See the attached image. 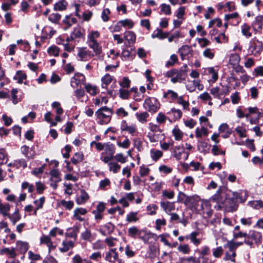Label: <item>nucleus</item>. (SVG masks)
<instances>
[{
    "label": "nucleus",
    "instance_id": "1",
    "mask_svg": "<svg viewBox=\"0 0 263 263\" xmlns=\"http://www.w3.org/2000/svg\"><path fill=\"white\" fill-rule=\"evenodd\" d=\"M100 35V32L97 30H91L87 35V44L96 55H100L102 52V47L97 41Z\"/></svg>",
    "mask_w": 263,
    "mask_h": 263
},
{
    "label": "nucleus",
    "instance_id": "2",
    "mask_svg": "<svg viewBox=\"0 0 263 263\" xmlns=\"http://www.w3.org/2000/svg\"><path fill=\"white\" fill-rule=\"evenodd\" d=\"M96 115L100 124H106L110 121L112 111L110 108L103 107L96 111Z\"/></svg>",
    "mask_w": 263,
    "mask_h": 263
},
{
    "label": "nucleus",
    "instance_id": "3",
    "mask_svg": "<svg viewBox=\"0 0 263 263\" xmlns=\"http://www.w3.org/2000/svg\"><path fill=\"white\" fill-rule=\"evenodd\" d=\"M224 187L220 186L219 187L216 193L214 194L209 199V201H213L217 203L218 209L224 208L225 209H228L227 202L229 201L228 199L224 201L222 197L221 194Z\"/></svg>",
    "mask_w": 263,
    "mask_h": 263
},
{
    "label": "nucleus",
    "instance_id": "4",
    "mask_svg": "<svg viewBox=\"0 0 263 263\" xmlns=\"http://www.w3.org/2000/svg\"><path fill=\"white\" fill-rule=\"evenodd\" d=\"M143 107L149 112H156L160 108V103L156 98L148 97L145 100Z\"/></svg>",
    "mask_w": 263,
    "mask_h": 263
},
{
    "label": "nucleus",
    "instance_id": "5",
    "mask_svg": "<svg viewBox=\"0 0 263 263\" xmlns=\"http://www.w3.org/2000/svg\"><path fill=\"white\" fill-rule=\"evenodd\" d=\"M201 198L197 195L187 197L184 201L185 205H189V209L194 212H198V207L200 204Z\"/></svg>",
    "mask_w": 263,
    "mask_h": 263
},
{
    "label": "nucleus",
    "instance_id": "6",
    "mask_svg": "<svg viewBox=\"0 0 263 263\" xmlns=\"http://www.w3.org/2000/svg\"><path fill=\"white\" fill-rule=\"evenodd\" d=\"M197 213L203 214L205 218H209L212 216L213 211L211 209L209 200L201 199Z\"/></svg>",
    "mask_w": 263,
    "mask_h": 263
},
{
    "label": "nucleus",
    "instance_id": "7",
    "mask_svg": "<svg viewBox=\"0 0 263 263\" xmlns=\"http://www.w3.org/2000/svg\"><path fill=\"white\" fill-rule=\"evenodd\" d=\"M93 56V54L86 47L78 48L77 57L78 60L81 61H87Z\"/></svg>",
    "mask_w": 263,
    "mask_h": 263
},
{
    "label": "nucleus",
    "instance_id": "8",
    "mask_svg": "<svg viewBox=\"0 0 263 263\" xmlns=\"http://www.w3.org/2000/svg\"><path fill=\"white\" fill-rule=\"evenodd\" d=\"M185 154L183 159L184 160L187 159L189 153L185 152L183 145L176 146L173 149V155L177 160H179L182 159V155Z\"/></svg>",
    "mask_w": 263,
    "mask_h": 263
},
{
    "label": "nucleus",
    "instance_id": "9",
    "mask_svg": "<svg viewBox=\"0 0 263 263\" xmlns=\"http://www.w3.org/2000/svg\"><path fill=\"white\" fill-rule=\"evenodd\" d=\"M119 259V254L116 248L110 249L105 253V260L108 262L114 263L115 260Z\"/></svg>",
    "mask_w": 263,
    "mask_h": 263
},
{
    "label": "nucleus",
    "instance_id": "10",
    "mask_svg": "<svg viewBox=\"0 0 263 263\" xmlns=\"http://www.w3.org/2000/svg\"><path fill=\"white\" fill-rule=\"evenodd\" d=\"M85 81V76L80 73H77L71 78V86L74 88L79 85L83 84Z\"/></svg>",
    "mask_w": 263,
    "mask_h": 263
},
{
    "label": "nucleus",
    "instance_id": "11",
    "mask_svg": "<svg viewBox=\"0 0 263 263\" xmlns=\"http://www.w3.org/2000/svg\"><path fill=\"white\" fill-rule=\"evenodd\" d=\"M187 89L190 92L195 90L196 87L198 90H202L203 86L200 84L199 80L189 81L186 85Z\"/></svg>",
    "mask_w": 263,
    "mask_h": 263
},
{
    "label": "nucleus",
    "instance_id": "12",
    "mask_svg": "<svg viewBox=\"0 0 263 263\" xmlns=\"http://www.w3.org/2000/svg\"><path fill=\"white\" fill-rule=\"evenodd\" d=\"M160 206L167 214H171V213L175 210V202L161 201Z\"/></svg>",
    "mask_w": 263,
    "mask_h": 263
},
{
    "label": "nucleus",
    "instance_id": "13",
    "mask_svg": "<svg viewBox=\"0 0 263 263\" xmlns=\"http://www.w3.org/2000/svg\"><path fill=\"white\" fill-rule=\"evenodd\" d=\"M89 196L84 190H81L80 193L78 194L76 198V202L79 205L85 204L88 200Z\"/></svg>",
    "mask_w": 263,
    "mask_h": 263
},
{
    "label": "nucleus",
    "instance_id": "14",
    "mask_svg": "<svg viewBox=\"0 0 263 263\" xmlns=\"http://www.w3.org/2000/svg\"><path fill=\"white\" fill-rule=\"evenodd\" d=\"M87 212V211L86 209L82 208H77L73 211V218L80 221H83L84 220V218L82 216L86 215Z\"/></svg>",
    "mask_w": 263,
    "mask_h": 263
},
{
    "label": "nucleus",
    "instance_id": "15",
    "mask_svg": "<svg viewBox=\"0 0 263 263\" xmlns=\"http://www.w3.org/2000/svg\"><path fill=\"white\" fill-rule=\"evenodd\" d=\"M101 87L102 88L106 89L107 86L109 84H110L113 81L115 83L116 80L114 78V77L110 76L108 73L105 74L102 78H101Z\"/></svg>",
    "mask_w": 263,
    "mask_h": 263
},
{
    "label": "nucleus",
    "instance_id": "16",
    "mask_svg": "<svg viewBox=\"0 0 263 263\" xmlns=\"http://www.w3.org/2000/svg\"><path fill=\"white\" fill-rule=\"evenodd\" d=\"M114 230V226L110 222L100 227L99 232L103 235L111 234Z\"/></svg>",
    "mask_w": 263,
    "mask_h": 263
},
{
    "label": "nucleus",
    "instance_id": "17",
    "mask_svg": "<svg viewBox=\"0 0 263 263\" xmlns=\"http://www.w3.org/2000/svg\"><path fill=\"white\" fill-rule=\"evenodd\" d=\"M219 130L220 133H223L222 137L223 138H228L232 133V130L229 127V125L226 123L221 124L219 127Z\"/></svg>",
    "mask_w": 263,
    "mask_h": 263
},
{
    "label": "nucleus",
    "instance_id": "18",
    "mask_svg": "<svg viewBox=\"0 0 263 263\" xmlns=\"http://www.w3.org/2000/svg\"><path fill=\"white\" fill-rule=\"evenodd\" d=\"M21 152L28 159H32L35 155V151L26 145L22 146Z\"/></svg>",
    "mask_w": 263,
    "mask_h": 263
},
{
    "label": "nucleus",
    "instance_id": "19",
    "mask_svg": "<svg viewBox=\"0 0 263 263\" xmlns=\"http://www.w3.org/2000/svg\"><path fill=\"white\" fill-rule=\"evenodd\" d=\"M248 238L254 240L256 243L259 244L261 241L262 235L260 232L252 230L250 231Z\"/></svg>",
    "mask_w": 263,
    "mask_h": 263
},
{
    "label": "nucleus",
    "instance_id": "20",
    "mask_svg": "<svg viewBox=\"0 0 263 263\" xmlns=\"http://www.w3.org/2000/svg\"><path fill=\"white\" fill-rule=\"evenodd\" d=\"M191 47L188 45H183L180 47L178 50L182 60H184L185 57L190 54L192 52Z\"/></svg>",
    "mask_w": 263,
    "mask_h": 263
},
{
    "label": "nucleus",
    "instance_id": "21",
    "mask_svg": "<svg viewBox=\"0 0 263 263\" xmlns=\"http://www.w3.org/2000/svg\"><path fill=\"white\" fill-rule=\"evenodd\" d=\"M124 38L128 44H134L136 42V35L132 31H126L124 33Z\"/></svg>",
    "mask_w": 263,
    "mask_h": 263
},
{
    "label": "nucleus",
    "instance_id": "22",
    "mask_svg": "<svg viewBox=\"0 0 263 263\" xmlns=\"http://www.w3.org/2000/svg\"><path fill=\"white\" fill-rule=\"evenodd\" d=\"M2 255H6L10 258H15L16 256L15 249L14 248H4L0 251Z\"/></svg>",
    "mask_w": 263,
    "mask_h": 263
},
{
    "label": "nucleus",
    "instance_id": "23",
    "mask_svg": "<svg viewBox=\"0 0 263 263\" xmlns=\"http://www.w3.org/2000/svg\"><path fill=\"white\" fill-rule=\"evenodd\" d=\"M199 233L196 231L192 232L189 235L185 236L186 239H190L194 245L197 246L201 243V240L197 238Z\"/></svg>",
    "mask_w": 263,
    "mask_h": 263
},
{
    "label": "nucleus",
    "instance_id": "24",
    "mask_svg": "<svg viewBox=\"0 0 263 263\" xmlns=\"http://www.w3.org/2000/svg\"><path fill=\"white\" fill-rule=\"evenodd\" d=\"M226 92L225 91L221 92V91H220V88H219L218 87H213L210 89V93L212 95H213L214 97L219 98L221 95L227 94L228 93H229V92L230 91L229 87H226Z\"/></svg>",
    "mask_w": 263,
    "mask_h": 263
},
{
    "label": "nucleus",
    "instance_id": "25",
    "mask_svg": "<svg viewBox=\"0 0 263 263\" xmlns=\"http://www.w3.org/2000/svg\"><path fill=\"white\" fill-rule=\"evenodd\" d=\"M163 155V153L160 150L156 149L155 148L151 149L150 151L151 158L154 161H157Z\"/></svg>",
    "mask_w": 263,
    "mask_h": 263
},
{
    "label": "nucleus",
    "instance_id": "26",
    "mask_svg": "<svg viewBox=\"0 0 263 263\" xmlns=\"http://www.w3.org/2000/svg\"><path fill=\"white\" fill-rule=\"evenodd\" d=\"M62 247L60 248L61 252H66L74 246V243L72 241L64 240L62 243Z\"/></svg>",
    "mask_w": 263,
    "mask_h": 263
},
{
    "label": "nucleus",
    "instance_id": "27",
    "mask_svg": "<svg viewBox=\"0 0 263 263\" xmlns=\"http://www.w3.org/2000/svg\"><path fill=\"white\" fill-rule=\"evenodd\" d=\"M29 248L28 244L26 242L17 241L16 242V249L21 253H25Z\"/></svg>",
    "mask_w": 263,
    "mask_h": 263
},
{
    "label": "nucleus",
    "instance_id": "28",
    "mask_svg": "<svg viewBox=\"0 0 263 263\" xmlns=\"http://www.w3.org/2000/svg\"><path fill=\"white\" fill-rule=\"evenodd\" d=\"M135 116L140 123L144 124L146 123L147 119L149 117V115L147 112H136Z\"/></svg>",
    "mask_w": 263,
    "mask_h": 263
},
{
    "label": "nucleus",
    "instance_id": "29",
    "mask_svg": "<svg viewBox=\"0 0 263 263\" xmlns=\"http://www.w3.org/2000/svg\"><path fill=\"white\" fill-rule=\"evenodd\" d=\"M104 150V154L112 156L115 153V147L112 143H105Z\"/></svg>",
    "mask_w": 263,
    "mask_h": 263
},
{
    "label": "nucleus",
    "instance_id": "30",
    "mask_svg": "<svg viewBox=\"0 0 263 263\" xmlns=\"http://www.w3.org/2000/svg\"><path fill=\"white\" fill-rule=\"evenodd\" d=\"M241 33L246 38L248 39L252 36V33L250 31L251 27L248 24H244L241 26Z\"/></svg>",
    "mask_w": 263,
    "mask_h": 263
},
{
    "label": "nucleus",
    "instance_id": "31",
    "mask_svg": "<svg viewBox=\"0 0 263 263\" xmlns=\"http://www.w3.org/2000/svg\"><path fill=\"white\" fill-rule=\"evenodd\" d=\"M208 129L202 126L201 128H197L195 130V136L197 138H201L202 136H207L208 135Z\"/></svg>",
    "mask_w": 263,
    "mask_h": 263
},
{
    "label": "nucleus",
    "instance_id": "32",
    "mask_svg": "<svg viewBox=\"0 0 263 263\" xmlns=\"http://www.w3.org/2000/svg\"><path fill=\"white\" fill-rule=\"evenodd\" d=\"M142 231L139 230L136 227H132L128 229V235L132 238H136L137 236L141 235Z\"/></svg>",
    "mask_w": 263,
    "mask_h": 263
},
{
    "label": "nucleus",
    "instance_id": "33",
    "mask_svg": "<svg viewBox=\"0 0 263 263\" xmlns=\"http://www.w3.org/2000/svg\"><path fill=\"white\" fill-rule=\"evenodd\" d=\"M138 220L137 212H130L126 216V220L128 223L136 222Z\"/></svg>",
    "mask_w": 263,
    "mask_h": 263
},
{
    "label": "nucleus",
    "instance_id": "34",
    "mask_svg": "<svg viewBox=\"0 0 263 263\" xmlns=\"http://www.w3.org/2000/svg\"><path fill=\"white\" fill-rule=\"evenodd\" d=\"M26 78L27 76L26 73L22 70H18L13 78L19 84L22 83L23 81L26 79Z\"/></svg>",
    "mask_w": 263,
    "mask_h": 263
},
{
    "label": "nucleus",
    "instance_id": "35",
    "mask_svg": "<svg viewBox=\"0 0 263 263\" xmlns=\"http://www.w3.org/2000/svg\"><path fill=\"white\" fill-rule=\"evenodd\" d=\"M168 114L173 116V119L177 120L180 119L182 115V112L181 110L176 109L175 108H172L168 112Z\"/></svg>",
    "mask_w": 263,
    "mask_h": 263
},
{
    "label": "nucleus",
    "instance_id": "36",
    "mask_svg": "<svg viewBox=\"0 0 263 263\" xmlns=\"http://www.w3.org/2000/svg\"><path fill=\"white\" fill-rule=\"evenodd\" d=\"M51 180L55 182L61 181V173L57 169H53L50 172Z\"/></svg>",
    "mask_w": 263,
    "mask_h": 263
},
{
    "label": "nucleus",
    "instance_id": "37",
    "mask_svg": "<svg viewBox=\"0 0 263 263\" xmlns=\"http://www.w3.org/2000/svg\"><path fill=\"white\" fill-rule=\"evenodd\" d=\"M109 170L114 174L117 173L121 168V166L117 162L112 161L108 164Z\"/></svg>",
    "mask_w": 263,
    "mask_h": 263
},
{
    "label": "nucleus",
    "instance_id": "38",
    "mask_svg": "<svg viewBox=\"0 0 263 263\" xmlns=\"http://www.w3.org/2000/svg\"><path fill=\"white\" fill-rule=\"evenodd\" d=\"M172 134L174 136L175 139L177 141L181 140L183 136V133L178 127H175L172 130Z\"/></svg>",
    "mask_w": 263,
    "mask_h": 263
},
{
    "label": "nucleus",
    "instance_id": "39",
    "mask_svg": "<svg viewBox=\"0 0 263 263\" xmlns=\"http://www.w3.org/2000/svg\"><path fill=\"white\" fill-rule=\"evenodd\" d=\"M118 24H120L123 27L128 29L132 28L134 25L133 21L130 19H125L119 21L118 22Z\"/></svg>",
    "mask_w": 263,
    "mask_h": 263
},
{
    "label": "nucleus",
    "instance_id": "40",
    "mask_svg": "<svg viewBox=\"0 0 263 263\" xmlns=\"http://www.w3.org/2000/svg\"><path fill=\"white\" fill-rule=\"evenodd\" d=\"M83 36V34L80 28H75L70 34V39L74 40L76 39H80Z\"/></svg>",
    "mask_w": 263,
    "mask_h": 263
},
{
    "label": "nucleus",
    "instance_id": "41",
    "mask_svg": "<svg viewBox=\"0 0 263 263\" xmlns=\"http://www.w3.org/2000/svg\"><path fill=\"white\" fill-rule=\"evenodd\" d=\"M114 159L117 162H120L121 163H125L127 161V157L121 153L116 154L114 156Z\"/></svg>",
    "mask_w": 263,
    "mask_h": 263
},
{
    "label": "nucleus",
    "instance_id": "42",
    "mask_svg": "<svg viewBox=\"0 0 263 263\" xmlns=\"http://www.w3.org/2000/svg\"><path fill=\"white\" fill-rule=\"evenodd\" d=\"M240 60V58L238 54L236 53L232 54L230 57L229 63L233 66H236L239 64Z\"/></svg>",
    "mask_w": 263,
    "mask_h": 263
},
{
    "label": "nucleus",
    "instance_id": "43",
    "mask_svg": "<svg viewBox=\"0 0 263 263\" xmlns=\"http://www.w3.org/2000/svg\"><path fill=\"white\" fill-rule=\"evenodd\" d=\"M208 73L212 77L211 81L215 82L218 79V72L217 70L215 69L214 67H209L207 69Z\"/></svg>",
    "mask_w": 263,
    "mask_h": 263
},
{
    "label": "nucleus",
    "instance_id": "44",
    "mask_svg": "<svg viewBox=\"0 0 263 263\" xmlns=\"http://www.w3.org/2000/svg\"><path fill=\"white\" fill-rule=\"evenodd\" d=\"M81 237L83 240L91 241L92 238V234L91 231L88 229H86L83 232L81 233Z\"/></svg>",
    "mask_w": 263,
    "mask_h": 263
},
{
    "label": "nucleus",
    "instance_id": "45",
    "mask_svg": "<svg viewBox=\"0 0 263 263\" xmlns=\"http://www.w3.org/2000/svg\"><path fill=\"white\" fill-rule=\"evenodd\" d=\"M83 154L82 153H76L74 156L71 158V162L74 164H77L83 160Z\"/></svg>",
    "mask_w": 263,
    "mask_h": 263
},
{
    "label": "nucleus",
    "instance_id": "46",
    "mask_svg": "<svg viewBox=\"0 0 263 263\" xmlns=\"http://www.w3.org/2000/svg\"><path fill=\"white\" fill-rule=\"evenodd\" d=\"M169 33L168 32H163L160 29H158L157 31V32L154 34L152 35V37L155 38L157 37L160 40H162L165 39L168 37Z\"/></svg>",
    "mask_w": 263,
    "mask_h": 263
},
{
    "label": "nucleus",
    "instance_id": "47",
    "mask_svg": "<svg viewBox=\"0 0 263 263\" xmlns=\"http://www.w3.org/2000/svg\"><path fill=\"white\" fill-rule=\"evenodd\" d=\"M208 143L202 140L198 141V149L201 153H206L208 149Z\"/></svg>",
    "mask_w": 263,
    "mask_h": 263
},
{
    "label": "nucleus",
    "instance_id": "48",
    "mask_svg": "<svg viewBox=\"0 0 263 263\" xmlns=\"http://www.w3.org/2000/svg\"><path fill=\"white\" fill-rule=\"evenodd\" d=\"M117 144L119 147L126 149L128 148L130 146V141L127 137H126L122 142L118 141Z\"/></svg>",
    "mask_w": 263,
    "mask_h": 263
},
{
    "label": "nucleus",
    "instance_id": "49",
    "mask_svg": "<svg viewBox=\"0 0 263 263\" xmlns=\"http://www.w3.org/2000/svg\"><path fill=\"white\" fill-rule=\"evenodd\" d=\"M178 251L184 254H189L191 251L190 247L187 244L180 245L178 247Z\"/></svg>",
    "mask_w": 263,
    "mask_h": 263
},
{
    "label": "nucleus",
    "instance_id": "50",
    "mask_svg": "<svg viewBox=\"0 0 263 263\" xmlns=\"http://www.w3.org/2000/svg\"><path fill=\"white\" fill-rule=\"evenodd\" d=\"M104 241L109 248H111L116 245L118 239L112 237H109L106 238Z\"/></svg>",
    "mask_w": 263,
    "mask_h": 263
},
{
    "label": "nucleus",
    "instance_id": "51",
    "mask_svg": "<svg viewBox=\"0 0 263 263\" xmlns=\"http://www.w3.org/2000/svg\"><path fill=\"white\" fill-rule=\"evenodd\" d=\"M66 2L65 1H60L55 4L54 9L55 10L62 11L66 9Z\"/></svg>",
    "mask_w": 263,
    "mask_h": 263
},
{
    "label": "nucleus",
    "instance_id": "52",
    "mask_svg": "<svg viewBox=\"0 0 263 263\" xmlns=\"http://www.w3.org/2000/svg\"><path fill=\"white\" fill-rule=\"evenodd\" d=\"M85 89L86 91L91 95L94 96L97 93V89L96 86L88 84L85 86Z\"/></svg>",
    "mask_w": 263,
    "mask_h": 263
},
{
    "label": "nucleus",
    "instance_id": "53",
    "mask_svg": "<svg viewBox=\"0 0 263 263\" xmlns=\"http://www.w3.org/2000/svg\"><path fill=\"white\" fill-rule=\"evenodd\" d=\"M249 205L253 208L258 209L263 208V201L261 200L252 201L249 202Z\"/></svg>",
    "mask_w": 263,
    "mask_h": 263
},
{
    "label": "nucleus",
    "instance_id": "54",
    "mask_svg": "<svg viewBox=\"0 0 263 263\" xmlns=\"http://www.w3.org/2000/svg\"><path fill=\"white\" fill-rule=\"evenodd\" d=\"M72 263H91L86 259H83L79 255H76L72 259Z\"/></svg>",
    "mask_w": 263,
    "mask_h": 263
},
{
    "label": "nucleus",
    "instance_id": "55",
    "mask_svg": "<svg viewBox=\"0 0 263 263\" xmlns=\"http://www.w3.org/2000/svg\"><path fill=\"white\" fill-rule=\"evenodd\" d=\"M92 248L95 250H102L105 248V246L101 240H97L92 244Z\"/></svg>",
    "mask_w": 263,
    "mask_h": 263
},
{
    "label": "nucleus",
    "instance_id": "56",
    "mask_svg": "<svg viewBox=\"0 0 263 263\" xmlns=\"http://www.w3.org/2000/svg\"><path fill=\"white\" fill-rule=\"evenodd\" d=\"M161 12L165 15H170L171 14V8L170 5L166 4H162L160 5Z\"/></svg>",
    "mask_w": 263,
    "mask_h": 263
},
{
    "label": "nucleus",
    "instance_id": "57",
    "mask_svg": "<svg viewBox=\"0 0 263 263\" xmlns=\"http://www.w3.org/2000/svg\"><path fill=\"white\" fill-rule=\"evenodd\" d=\"M215 53L213 51V49H211L210 48H206L203 51V55L206 58H208L209 59H213L214 57Z\"/></svg>",
    "mask_w": 263,
    "mask_h": 263
},
{
    "label": "nucleus",
    "instance_id": "58",
    "mask_svg": "<svg viewBox=\"0 0 263 263\" xmlns=\"http://www.w3.org/2000/svg\"><path fill=\"white\" fill-rule=\"evenodd\" d=\"M21 187L22 190H27L30 193H32L34 190V185L28 182H23Z\"/></svg>",
    "mask_w": 263,
    "mask_h": 263
},
{
    "label": "nucleus",
    "instance_id": "59",
    "mask_svg": "<svg viewBox=\"0 0 263 263\" xmlns=\"http://www.w3.org/2000/svg\"><path fill=\"white\" fill-rule=\"evenodd\" d=\"M248 113L247 114V115H249V117L250 115L252 114H256L257 115V117H258V118H260V112L259 110V109L255 106V107H249L248 108Z\"/></svg>",
    "mask_w": 263,
    "mask_h": 263
},
{
    "label": "nucleus",
    "instance_id": "60",
    "mask_svg": "<svg viewBox=\"0 0 263 263\" xmlns=\"http://www.w3.org/2000/svg\"><path fill=\"white\" fill-rule=\"evenodd\" d=\"M21 218V216L18 213V210H16L11 216H9V218L13 224H15L16 222L20 220Z\"/></svg>",
    "mask_w": 263,
    "mask_h": 263
},
{
    "label": "nucleus",
    "instance_id": "61",
    "mask_svg": "<svg viewBox=\"0 0 263 263\" xmlns=\"http://www.w3.org/2000/svg\"><path fill=\"white\" fill-rule=\"evenodd\" d=\"M60 19L61 15L58 13H52L48 17V20L53 23H58Z\"/></svg>",
    "mask_w": 263,
    "mask_h": 263
},
{
    "label": "nucleus",
    "instance_id": "62",
    "mask_svg": "<svg viewBox=\"0 0 263 263\" xmlns=\"http://www.w3.org/2000/svg\"><path fill=\"white\" fill-rule=\"evenodd\" d=\"M48 53L50 55L57 57L59 54V49L55 46H52L48 48Z\"/></svg>",
    "mask_w": 263,
    "mask_h": 263
},
{
    "label": "nucleus",
    "instance_id": "63",
    "mask_svg": "<svg viewBox=\"0 0 263 263\" xmlns=\"http://www.w3.org/2000/svg\"><path fill=\"white\" fill-rule=\"evenodd\" d=\"M253 75L255 77H263V66H259L254 68Z\"/></svg>",
    "mask_w": 263,
    "mask_h": 263
},
{
    "label": "nucleus",
    "instance_id": "64",
    "mask_svg": "<svg viewBox=\"0 0 263 263\" xmlns=\"http://www.w3.org/2000/svg\"><path fill=\"white\" fill-rule=\"evenodd\" d=\"M10 210V205L9 204H3L0 206V213L2 214L4 216H8V212Z\"/></svg>",
    "mask_w": 263,
    "mask_h": 263
}]
</instances>
